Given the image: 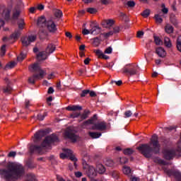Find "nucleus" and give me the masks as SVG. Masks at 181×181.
Instances as JSON below:
<instances>
[{"instance_id": "37998d69", "label": "nucleus", "mask_w": 181, "mask_h": 181, "mask_svg": "<svg viewBox=\"0 0 181 181\" xmlns=\"http://www.w3.org/2000/svg\"><path fill=\"white\" fill-rule=\"evenodd\" d=\"M174 177L176 179L177 181H181V173L179 171H176L174 173Z\"/></svg>"}, {"instance_id": "39448f33", "label": "nucleus", "mask_w": 181, "mask_h": 181, "mask_svg": "<svg viewBox=\"0 0 181 181\" xmlns=\"http://www.w3.org/2000/svg\"><path fill=\"white\" fill-rule=\"evenodd\" d=\"M30 71L33 73H39V74H34L32 76L28 78V83L30 84H35L36 83V80H42L45 76V71L42 69L40 67V64L39 62H35L29 66Z\"/></svg>"}, {"instance_id": "a18cd8bd", "label": "nucleus", "mask_w": 181, "mask_h": 181, "mask_svg": "<svg viewBox=\"0 0 181 181\" xmlns=\"http://www.w3.org/2000/svg\"><path fill=\"white\" fill-rule=\"evenodd\" d=\"M47 80H53V78H56V72H51L48 74L47 76Z\"/></svg>"}, {"instance_id": "0eeeda50", "label": "nucleus", "mask_w": 181, "mask_h": 181, "mask_svg": "<svg viewBox=\"0 0 181 181\" xmlns=\"http://www.w3.org/2000/svg\"><path fill=\"white\" fill-rule=\"evenodd\" d=\"M47 39L49 36L57 35V25L54 22V18L51 17L46 21Z\"/></svg>"}, {"instance_id": "864d4df0", "label": "nucleus", "mask_w": 181, "mask_h": 181, "mask_svg": "<svg viewBox=\"0 0 181 181\" xmlns=\"http://www.w3.org/2000/svg\"><path fill=\"white\" fill-rule=\"evenodd\" d=\"M86 12H88V13H97V8H88L86 9Z\"/></svg>"}, {"instance_id": "0e129e2a", "label": "nucleus", "mask_w": 181, "mask_h": 181, "mask_svg": "<svg viewBox=\"0 0 181 181\" xmlns=\"http://www.w3.org/2000/svg\"><path fill=\"white\" fill-rule=\"evenodd\" d=\"M80 117V112H73L70 115L71 118H78Z\"/></svg>"}, {"instance_id": "c9c22d12", "label": "nucleus", "mask_w": 181, "mask_h": 181, "mask_svg": "<svg viewBox=\"0 0 181 181\" xmlns=\"http://www.w3.org/2000/svg\"><path fill=\"white\" fill-rule=\"evenodd\" d=\"M112 35H114V32H112V30H110L108 33H103L101 34V35L104 37L105 39H108V37H110V36H112Z\"/></svg>"}, {"instance_id": "f3484780", "label": "nucleus", "mask_w": 181, "mask_h": 181, "mask_svg": "<svg viewBox=\"0 0 181 181\" xmlns=\"http://www.w3.org/2000/svg\"><path fill=\"white\" fill-rule=\"evenodd\" d=\"M2 16L6 21H9L11 19V8H4Z\"/></svg>"}, {"instance_id": "c03bdc74", "label": "nucleus", "mask_w": 181, "mask_h": 181, "mask_svg": "<svg viewBox=\"0 0 181 181\" xmlns=\"http://www.w3.org/2000/svg\"><path fill=\"white\" fill-rule=\"evenodd\" d=\"M5 53H6V45H4L1 48L0 56H1V57L5 56Z\"/></svg>"}, {"instance_id": "6ab92c4d", "label": "nucleus", "mask_w": 181, "mask_h": 181, "mask_svg": "<svg viewBox=\"0 0 181 181\" xmlns=\"http://www.w3.org/2000/svg\"><path fill=\"white\" fill-rule=\"evenodd\" d=\"M22 10L19 9V8H14L13 10V16H12V19L13 21H16V19H18V18H19V16L21 15V12Z\"/></svg>"}, {"instance_id": "7ed1b4c3", "label": "nucleus", "mask_w": 181, "mask_h": 181, "mask_svg": "<svg viewBox=\"0 0 181 181\" xmlns=\"http://www.w3.org/2000/svg\"><path fill=\"white\" fill-rule=\"evenodd\" d=\"M150 145H151L153 148L151 147ZM150 145L148 144H143L137 147L139 152L147 159L152 158V152L155 155H159V153H160V144H159V137H158V135L153 134L152 136Z\"/></svg>"}, {"instance_id": "09e8293b", "label": "nucleus", "mask_w": 181, "mask_h": 181, "mask_svg": "<svg viewBox=\"0 0 181 181\" xmlns=\"http://www.w3.org/2000/svg\"><path fill=\"white\" fill-rule=\"evenodd\" d=\"M15 8L16 9H20L21 11H22V8H23V2H22V1H18L17 2V5L15 6Z\"/></svg>"}, {"instance_id": "7c9ffc66", "label": "nucleus", "mask_w": 181, "mask_h": 181, "mask_svg": "<svg viewBox=\"0 0 181 181\" xmlns=\"http://www.w3.org/2000/svg\"><path fill=\"white\" fill-rule=\"evenodd\" d=\"M15 66H16V62H10L5 66L4 70H8L9 69H13V67H15Z\"/></svg>"}, {"instance_id": "dca6fc26", "label": "nucleus", "mask_w": 181, "mask_h": 181, "mask_svg": "<svg viewBox=\"0 0 181 181\" xmlns=\"http://www.w3.org/2000/svg\"><path fill=\"white\" fill-rule=\"evenodd\" d=\"M156 53L159 57H165L166 56V51L162 47L156 48Z\"/></svg>"}, {"instance_id": "6e6d98bb", "label": "nucleus", "mask_w": 181, "mask_h": 181, "mask_svg": "<svg viewBox=\"0 0 181 181\" xmlns=\"http://www.w3.org/2000/svg\"><path fill=\"white\" fill-rule=\"evenodd\" d=\"M87 94H90V90H82L81 93L80 94L81 98L86 97Z\"/></svg>"}, {"instance_id": "72a5a7b5", "label": "nucleus", "mask_w": 181, "mask_h": 181, "mask_svg": "<svg viewBox=\"0 0 181 181\" xmlns=\"http://www.w3.org/2000/svg\"><path fill=\"white\" fill-rule=\"evenodd\" d=\"M165 173L168 175V176H174L176 170H170V169H165Z\"/></svg>"}, {"instance_id": "de8ad7c7", "label": "nucleus", "mask_w": 181, "mask_h": 181, "mask_svg": "<svg viewBox=\"0 0 181 181\" xmlns=\"http://www.w3.org/2000/svg\"><path fill=\"white\" fill-rule=\"evenodd\" d=\"M124 155H132L134 153V151L132 148H126L123 151Z\"/></svg>"}, {"instance_id": "338daca9", "label": "nucleus", "mask_w": 181, "mask_h": 181, "mask_svg": "<svg viewBox=\"0 0 181 181\" xmlns=\"http://www.w3.org/2000/svg\"><path fill=\"white\" fill-rule=\"evenodd\" d=\"M105 53L106 54H111V53H112V47H109L106 48L105 50Z\"/></svg>"}, {"instance_id": "f03ea898", "label": "nucleus", "mask_w": 181, "mask_h": 181, "mask_svg": "<svg viewBox=\"0 0 181 181\" xmlns=\"http://www.w3.org/2000/svg\"><path fill=\"white\" fill-rule=\"evenodd\" d=\"M33 144L29 148L30 155L38 153L43 155L46 152V129H41L37 131L33 136Z\"/></svg>"}, {"instance_id": "5fc2aeb1", "label": "nucleus", "mask_w": 181, "mask_h": 181, "mask_svg": "<svg viewBox=\"0 0 181 181\" xmlns=\"http://www.w3.org/2000/svg\"><path fill=\"white\" fill-rule=\"evenodd\" d=\"M124 115L125 118H129V117H132V112L131 110H127L124 112Z\"/></svg>"}, {"instance_id": "9b49d317", "label": "nucleus", "mask_w": 181, "mask_h": 181, "mask_svg": "<svg viewBox=\"0 0 181 181\" xmlns=\"http://www.w3.org/2000/svg\"><path fill=\"white\" fill-rule=\"evenodd\" d=\"M59 142V137L55 134L46 136V149H52L50 144Z\"/></svg>"}, {"instance_id": "bf43d9fd", "label": "nucleus", "mask_w": 181, "mask_h": 181, "mask_svg": "<svg viewBox=\"0 0 181 181\" xmlns=\"http://www.w3.org/2000/svg\"><path fill=\"white\" fill-rule=\"evenodd\" d=\"M45 114H46V112H44L43 115L38 114L37 115V119L39 121H43V119H45V117H46Z\"/></svg>"}, {"instance_id": "a19ab883", "label": "nucleus", "mask_w": 181, "mask_h": 181, "mask_svg": "<svg viewBox=\"0 0 181 181\" xmlns=\"http://www.w3.org/2000/svg\"><path fill=\"white\" fill-rule=\"evenodd\" d=\"M141 16H143V18H148V16H149V15H151V11L149 9H146L145 11H144L141 13Z\"/></svg>"}, {"instance_id": "c85d7f7f", "label": "nucleus", "mask_w": 181, "mask_h": 181, "mask_svg": "<svg viewBox=\"0 0 181 181\" xmlns=\"http://www.w3.org/2000/svg\"><path fill=\"white\" fill-rule=\"evenodd\" d=\"M97 170H98V173L102 175V173H104L105 172V167H104V165H103V164H98L97 165Z\"/></svg>"}, {"instance_id": "bb28decb", "label": "nucleus", "mask_w": 181, "mask_h": 181, "mask_svg": "<svg viewBox=\"0 0 181 181\" xmlns=\"http://www.w3.org/2000/svg\"><path fill=\"white\" fill-rule=\"evenodd\" d=\"M20 36H21V30H17L13 34H11V38L16 40V39H19Z\"/></svg>"}, {"instance_id": "a211bd4d", "label": "nucleus", "mask_w": 181, "mask_h": 181, "mask_svg": "<svg viewBox=\"0 0 181 181\" xmlns=\"http://www.w3.org/2000/svg\"><path fill=\"white\" fill-rule=\"evenodd\" d=\"M67 111H81L83 107L80 105H69L66 107Z\"/></svg>"}, {"instance_id": "aec40b11", "label": "nucleus", "mask_w": 181, "mask_h": 181, "mask_svg": "<svg viewBox=\"0 0 181 181\" xmlns=\"http://www.w3.org/2000/svg\"><path fill=\"white\" fill-rule=\"evenodd\" d=\"M52 13L54 16L57 19H60V18L63 16V11H62L60 9L54 8L52 11Z\"/></svg>"}, {"instance_id": "13d9d810", "label": "nucleus", "mask_w": 181, "mask_h": 181, "mask_svg": "<svg viewBox=\"0 0 181 181\" xmlns=\"http://www.w3.org/2000/svg\"><path fill=\"white\" fill-rule=\"evenodd\" d=\"M28 39L30 43H32V42H35V40H36V35H29L28 37Z\"/></svg>"}, {"instance_id": "4468645a", "label": "nucleus", "mask_w": 181, "mask_h": 181, "mask_svg": "<svg viewBox=\"0 0 181 181\" xmlns=\"http://www.w3.org/2000/svg\"><path fill=\"white\" fill-rule=\"evenodd\" d=\"M56 50V45L54 44H48L46 48V57L48 56H50L52 53H54V52Z\"/></svg>"}, {"instance_id": "e433bc0d", "label": "nucleus", "mask_w": 181, "mask_h": 181, "mask_svg": "<svg viewBox=\"0 0 181 181\" xmlns=\"http://www.w3.org/2000/svg\"><path fill=\"white\" fill-rule=\"evenodd\" d=\"M12 91V87H11V85H7L6 88H3V92L5 94H9Z\"/></svg>"}, {"instance_id": "c756f323", "label": "nucleus", "mask_w": 181, "mask_h": 181, "mask_svg": "<svg viewBox=\"0 0 181 181\" xmlns=\"http://www.w3.org/2000/svg\"><path fill=\"white\" fill-rule=\"evenodd\" d=\"M17 25H18V29H20V30H23V26H25V21H24V20L21 18L17 22Z\"/></svg>"}, {"instance_id": "4d7b16f0", "label": "nucleus", "mask_w": 181, "mask_h": 181, "mask_svg": "<svg viewBox=\"0 0 181 181\" xmlns=\"http://www.w3.org/2000/svg\"><path fill=\"white\" fill-rule=\"evenodd\" d=\"M119 162L122 165L127 163H128V158H127L125 157H122V158H119Z\"/></svg>"}, {"instance_id": "1a4fd4ad", "label": "nucleus", "mask_w": 181, "mask_h": 181, "mask_svg": "<svg viewBox=\"0 0 181 181\" xmlns=\"http://www.w3.org/2000/svg\"><path fill=\"white\" fill-rule=\"evenodd\" d=\"M64 153H62L59 156L61 159H66V158H69L70 160L74 162V166L75 168H77V158H76V156L73 154V151L69 149V148H63L62 149Z\"/></svg>"}, {"instance_id": "f704fd0d", "label": "nucleus", "mask_w": 181, "mask_h": 181, "mask_svg": "<svg viewBox=\"0 0 181 181\" xmlns=\"http://www.w3.org/2000/svg\"><path fill=\"white\" fill-rule=\"evenodd\" d=\"M93 40L92 45L93 47H98V46H100V39L98 37H95Z\"/></svg>"}, {"instance_id": "8fccbe9b", "label": "nucleus", "mask_w": 181, "mask_h": 181, "mask_svg": "<svg viewBox=\"0 0 181 181\" xmlns=\"http://www.w3.org/2000/svg\"><path fill=\"white\" fill-rule=\"evenodd\" d=\"M95 52L96 56H98V59H101L103 57V54H104V53H103V51H101L100 49H96Z\"/></svg>"}, {"instance_id": "774afa93", "label": "nucleus", "mask_w": 181, "mask_h": 181, "mask_svg": "<svg viewBox=\"0 0 181 181\" xmlns=\"http://www.w3.org/2000/svg\"><path fill=\"white\" fill-rule=\"evenodd\" d=\"M127 6H128L129 8H134V6H135V3H134V1H127Z\"/></svg>"}, {"instance_id": "20e7f679", "label": "nucleus", "mask_w": 181, "mask_h": 181, "mask_svg": "<svg viewBox=\"0 0 181 181\" xmlns=\"http://www.w3.org/2000/svg\"><path fill=\"white\" fill-rule=\"evenodd\" d=\"M162 154L165 160H173L175 158H181V139L177 141L175 148H163Z\"/></svg>"}, {"instance_id": "052dcab7", "label": "nucleus", "mask_w": 181, "mask_h": 181, "mask_svg": "<svg viewBox=\"0 0 181 181\" xmlns=\"http://www.w3.org/2000/svg\"><path fill=\"white\" fill-rule=\"evenodd\" d=\"M47 105L50 106L52 105V101H53V96H49L48 98H47Z\"/></svg>"}, {"instance_id": "ea45409f", "label": "nucleus", "mask_w": 181, "mask_h": 181, "mask_svg": "<svg viewBox=\"0 0 181 181\" xmlns=\"http://www.w3.org/2000/svg\"><path fill=\"white\" fill-rule=\"evenodd\" d=\"M24 59H26V54L21 52L20 55L17 57L18 62H23Z\"/></svg>"}, {"instance_id": "e2e57ef3", "label": "nucleus", "mask_w": 181, "mask_h": 181, "mask_svg": "<svg viewBox=\"0 0 181 181\" xmlns=\"http://www.w3.org/2000/svg\"><path fill=\"white\" fill-rule=\"evenodd\" d=\"M112 176L114 179H118V177H119V173H118V171H113Z\"/></svg>"}, {"instance_id": "423d86ee", "label": "nucleus", "mask_w": 181, "mask_h": 181, "mask_svg": "<svg viewBox=\"0 0 181 181\" xmlns=\"http://www.w3.org/2000/svg\"><path fill=\"white\" fill-rule=\"evenodd\" d=\"M139 71H141V68L136 64H127L122 69V74L127 76H136L139 74Z\"/></svg>"}, {"instance_id": "680f3d73", "label": "nucleus", "mask_w": 181, "mask_h": 181, "mask_svg": "<svg viewBox=\"0 0 181 181\" xmlns=\"http://www.w3.org/2000/svg\"><path fill=\"white\" fill-rule=\"evenodd\" d=\"M105 165L106 166H109V167H112L114 166V161H112V160H107L105 162Z\"/></svg>"}, {"instance_id": "2eb2a0df", "label": "nucleus", "mask_w": 181, "mask_h": 181, "mask_svg": "<svg viewBox=\"0 0 181 181\" xmlns=\"http://www.w3.org/2000/svg\"><path fill=\"white\" fill-rule=\"evenodd\" d=\"M154 163H157V165H163V166H166V165H169V163L166 162L165 160L159 158L154 157L153 158Z\"/></svg>"}, {"instance_id": "603ef678", "label": "nucleus", "mask_w": 181, "mask_h": 181, "mask_svg": "<svg viewBox=\"0 0 181 181\" xmlns=\"http://www.w3.org/2000/svg\"><path fill=\"white\" fill-rule=\"evenodd\" d=\"M105 23L107 26H112V25L115 23V21L112 19H108V20H105Z\"/></svg>"}, {"instance_id": "58836bf2", "label": "nucleus", "mask_w": 181, "mask_h": 181, "mask_svg": "<svg viewBox=\"0 0 181 181\" xmlns=\"http://www.w3.org/2000/svg\"><path fill=\"white\" fill-rule=\"evenodd\" d=\"M97 115H94L93 117L85 122V124H94V121H97Z\"/></svg>"}, {"instance_id": "f8f14e48", "label": "nucleus", "mask_w": 181, "mask_h": 181, "mask_svg": "<svg viewBox=\"0 0 181 181\" xmlns=\"http://www.w3.org/2000/svg\"><path fill=\"white\" fill-rule=\"evenodd\" d=\"M92 129L96 131H106L107 130V122L105 121L95 123L93 127H92Z\"/></svg>"}, {"instance_id": "4c0bfd02", "label": "nucleus", "mask_w": 181, "mask_h": 181, "mask_svg": "<svg viewBox=\"0 0 181 181\" xmlns=\"http://www.w3.org/2000/svg\"><path fill=\"white\" fill-rule=\"evenodd\" d=\"M161 12H163V15H167V13H169V9L168 8H166V6L165 5V4H161Z\"/></svg>"}, {"instance_id": "79ce46f5", "label": "nucleus", "mask_w": 181, "mask_h": 181, "mask_svg": "<svg viewBox=\"0 0 181 181\" xmlns=\"http://www.w3.org/2000/svg\"><path fill=\"white\" fill-rule=\"evenodd\" d=\"M177 49L179 52H181V35L177 39Z\"/></svg>"}, {"instance_id": "412c9836", "label": "nucleus", "mask_w": 181, "mask_h": 181, "mask_svg": "<svg viewBox=\"0 0 181 181\" xmlns=\"http://www.w3.org/2000/svg\"><path fill=\"white\" fill-rule=\"evenodd\" d=\"M38 62H42V60H46V51L40 52L36 55Z\"/></svg>"}, {"instance_id": "b1692460", "label": "nucleus", "mask_w": 181, "mask_h": 181, "mask_svg": "<svg viewBox=\"0 0 181 181\" xmlns=\"http://www.w3.org/2000/svg\"><path fill=\"white\" fill-rule=\"evenodd\" d=\"M101 32V28L98 26H95L90 30L91 35H98Z\"/></svg>"}, {"instance_id": "5701e85b", "label": "nucleus", "mask_w": 181, "mask_h": 181, "mask_svg": "<svg viewBox=\"0 0 181 181\" xmlns=\"http://www.w3.org/2000/svg\"><path fill=\"white\" fill-rule=\"evenodd\" d=\"M162 16H163V14H162V12H160L158 14H156L154 16L156 22H157V23H162V22H163V19H162Z\"/></svg>"}, {"instance_id": "f257e3e1", "label": "nucleus", "mask_w": 181, "mask_h": 181, "mask_svg": "<svg viewBox=\"0 0 181 181\" xmlns=\"http://www.w3.org/2000/svg\"><path fill=\"white\" fill-rule=\"evenodd\" d=\"M25 175V168L19 163H11L7 168L0 169V176L5 181H18Z\"/></svg>"}, {"instance_id": "4be33fe9", "label": "nucleus", "mask_w": 181, "mask_h": 181, "mask_svg": "<svg viewBox=\"0 0 181 181\" xmlns=\"http://www.w3.org/2000/svg\"><path fill=\"white\" fill-rule=\"evenodd\" d=\"M88 135L92 138V139H97V138H100V136H101V133L89 132Z\"/></svg>"}, {"instance_id": "473e14b6", "label": "nucleus", "mask_w": 181, "mask_h": 181, "mask_svg": "<svg viewBox=\"0 0 181 181\" xmlns=\"http://www.w3.org/2000/svg\"><path fill=\"white\" fill-rule=\"evenodd\" d=\"M88 114H90V110H85L83 113L81 115V121H83V119H87V118H88Z\"/></svg>"}, {"instance_id": "a878e982", "label": "nucleus", "mask_w": 181, "mask_h": 181, "mask_svg": "<svg viewBox=\"0 0 181 181\" xmlns=\"http://www.w3.org/2000/svg\"><path fill=\"white\" fill-rule=\"evenodd\" d=\"M164 45L165 47L170 48L172 47V41H170V38L168 37H164Z\"/></svg>"}, {"instance_id": "49530a36", "label": "nucleus", "mask_w": 181, "mask_h": 181, "mask_svg": "<svg viewBox=\"0 0 181 181\" xmlns=\"http://www.w3.org/2000/svg\"><path fill=\"white\" fill-rule=\"evenodd\" d=\"M154 42L157 46H159L160 45H162V40L158 36L154 37Z\"/></svg>"}, {"instance_id": "9d476101", "label": "nucleus", "mask_w": 181, "mask_h": 181, "mask_svg": "<svg viewBox=\"0 0 181 181\" xmlns=\"http://www.w3.org/2000/svg\"><path fill=\"white\" fill-rule=\"evenodd\" d=\"M64 136L66 139H70L71 142H76L78 136L76 135L74 130L70 127H67L64 132Z\"/></svg>"}, {"instance_id": "69168bd1", "label": "nucleus", "mask_w": 181, "mask_h": 181, "mask_svg": "<svg viewBox=\"0 0 181 181\" xmlns=\"http://www.w3.org/2000/svg\"><path fill=\"white\" fill-rule=\"evenodd\" d=\"M112 66H114V63L110 62V63H107V64H105L103 66V67H105V68L109 69L110 70H111V69H112Z\"/></svg>"}, {"instance_id": "3c124183", "label": "nucleus", "mask_w": 181, "mask_h": 181, "mask_svg": "<svg viewBox=\"0 0 181 181\" xmlns=\"http://www.w3.org/2000/svg\"><path fill=\"white\" fill-rule=\"evenodd\" d=\"M123 173H124V175H130L131 168L129 167H124Z\"/></svg>"}, {"instance_id": "393cba45", "label": "nucleus", "mask_w": 181, "mask_h": 181, "mask_svg": "<svg viewBox=\"0 0 181 181\" xmlns=\"http://www.w3.org/2000/svg\"><path fill=\"white\" fill-rule=\"evenodd\" d=\"M21 42L23 43V46H25V47H28V46L30 45V42L29 41V39L28 38V36L23 37L21 38Z\"/></svg>"}, {"instance_id": "cd10ccee", "label": "nucleus", "mask_w": 181, "mask_h": 181, "mask_svg": "<svg viewBox=\"0 0 181 181\" xmlns=\"http://www.w3.org/2000/svg\"><path fill=\"white\" fill-rule=\"evenodd\" d=\"M165 30L166 33H168V34L173 33V26H172L170 24H167L165 26Z\"/></svg>"}, {"instance_id": "ddd939ff", "label": "nucleus", "mask_w": 181, "mask_h": 181, "mask_svg": "<svg viewBox=\"0 0 181 181\" xmlns=\"http://www.w3.org/2000/svg\"><path fill=\"white\" fill-rule=\"evenodd\" d=\"M86 175L90 179H94L97 176V170L93 165H87Z\"/></svg>"}, {"instance_id": "6e6552de", "label": "nucleus", "mask_w": 181, "mask_h": 181, "mask_svg": "<svg viewBox=\"0 0 181 181\" xmlns=\"http://www.w3.org/2000/svg\"><path fill=\"white\" fill-rule=\"evenodd\" d=\"M37 26L39 29L38 35L40 39H45L46 37V16H41L38 18Z\"/></svg>"}, {"instance_id": "2f4dec72", "label": "nucleus", "mask_w": 181, "mask_h": 181, "mask_svg": "<svg viewBox=\"0 0 181 181\" xmlns=\"http://www.w3.org/2000/svg\"><path fill=\"white\" fill-rule=\"evenodd\" d=\"M26 166L28 167V169H35V168H36V165H35V163H33V161H32V160H28L26 162Z\"/></svg>"}]
</instances>
